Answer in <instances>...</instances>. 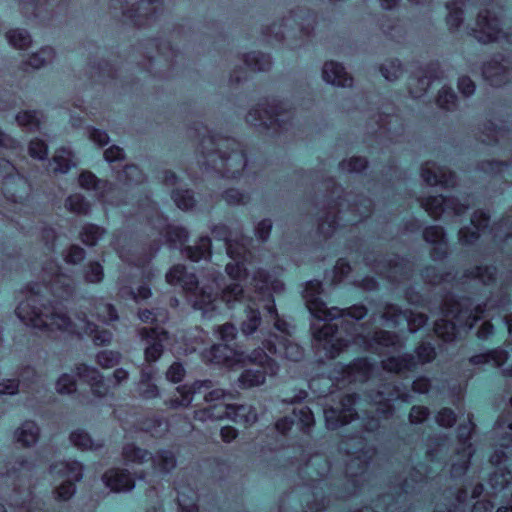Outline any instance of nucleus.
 Listing matches in <instances>:
<instances>
[{
    "label": "nucleus",
    "instance_id": "nucleus-1",
    "mask_svg": "<svg viewBox=\"0 0 512 512\" xmlns=\"http://www.w3.org/2000/svg\"><path fill=\"white\" fill-rule=\"evenodd\" d=\"M322 283L310 280L306 283L303 298L306 307L316 319L311 324L315 348L327 358H336L349 344L362 345L366 350L379 355L398 352L403 343L396 333L378 330L372 336L365 334V328L357 322L367 315L362 304L347 309L328 308L321 299Z\"/></svg>",
    "mask_w": 512,
    "mask_h": 512
},
{
    "label": "nucleus",
    "instance_id": "nucleus-2",
    "mask_svg": "<svg viewBox=\"0 0 512 512\" xmlns=\"http://www.w3.org/2000/svg\"><path fill=\"white\" fill-rule=\"evenodd\" d=\"M59 270L54 262L43 268L42 278L48 283H34L28 288L25 300L15 310L17 317L25 325L43 332L60 331L80 338L89 336L96 346L108 345L113 337L110 331L98 330L84 314L74 322L61 312L58 306L73 296L74 286L72 280Z\"/></svg>",
    "mask_w": 512,
    "mask_h": 512
},
{
    "label": "nucleus",
    "instance_id": "nucleus-3",
    "mask_svg": "<svg viewBox=\"0 0 512 512\" xmlns=\"http://www.w3.org/2000/svg\"><path fill=\"white\" fill-rule=\"evenodd\" d=\"M372 407L366 412L367 417L363 419H354L357 416L355 406L359 397L356 394H347L341 400V407L325 408L324 417L328 429H337L352 420L359 422L365 432H374L380 427V418H388L393 414L392 402L402 400L408 402L411 400L410 390L403 383H385L380 388L369 395Z\"/></svg>",
    "mask_w": 512,
    "mask_h": 512
},
{
    "label": "nucleus",
    "instance_id": "nucleus-4",
    "mask_svg": "<svg viewBox=\"0 0 512 512\" xmlns=\"http://www.w3.org/2000/svg\"><path fill=\"white\" fill-rule=\"evenodd\" d=\"M212 283L199 288V282L194 273H188L185 266L174 265L166 274V280L171 285L181 286L187 293L195 309L201 310L204 317L211 318L218 311L219 304L225 303L233 308L236 302L244 300V290L240 283H231L221 290L222 275L212 273Z\"/></svg>",
    "mask_w": 512,
    "mask_h": 512
},
{
    "label": "nucleus",
    "instance_id": "nucleus-5",
    "mask_svg": "<svg viewBox=\"0 0 512 512\" xmlns=\"http://www.w3.org/2000/svg\"><path fill=\"white\" fill-rule=\"evenodd\" d=\"M507 288L501 285L497 294L491 292L483 304H475L470 298L455 300L447 298L442 306L443 317L435 322L434 331L445 342H451L461 333L474 327L485 311L490 309L504 310L510 305Z\"/></svg>",
    "mask_w": 512,
    "mask_h": 512
},
{
    "label": "nucleus",
    "instance_id": "nucleus-6",
    "mask_svg": "<svg viewBox=\"0 0 512 512\" xmlns=\"http://www.w3.org/2000/svg\"><path fill=\"white\" fill-rule=\"evenodd\" d=\"M200 137V153L205 170H212L221 177L237 178L247 166L246 154L241 144L233 138L212 134L207 127L195 128Z\"/></svg>",
    "mask_w": 512,
    "mask_h": 512
},
{
    "label": "nucleus",
    "instance_id": "nucleus-7",
    "mask_svg": "<svg viewBox=\"0 0 512 512\" xmlns=\"http://www.w3.org/2000/svg\"><path fill=\"white\" fill-rule=\"evenodd\" d=\"M489 220V214L483 210H476L471 217L470 226L459 230V242L462 245H473L479 238L489 235L503 252L512 256V212L492 227H489Z\"/></svg>",
    "mask_w": 512,
    "mask_h": 512
},
{
    "label": "nucleus",
    "instance_id": "nucleus-8",
    "mask_svg": "<svg viewBox=\"0 0 512 512\" xmlns=\"http://www.w3.org/2000/svg\"><path fill=\"white\" fill-rule=\"evenodd\" d=\"M372 209L370 198L359 196L352 199L351 195L338 197V201L329 206L325 217L320 218L319 232L325 237L331 236L339 226V221H344L345 225H355L368 217Z\"/></svg>",
    "mask_w": 512,
    "mask_h": 512
},
{
    "label": "nucleus",
    "instance_id": "nucleus-9",
    "mask_svg": "<svg viewBox=\"0 0 512 512\" xmlns=\"http://www.w3.org/2000/svg\"><path fill=\"white\" fill-rule=\"evenodd\" d=\"M34 469V464L27 460H17L6 473L2 475L5 482L11 481L15 486L12 495L9 496V505L17 510L15 512H45L43 502L32 497L29 488L20 490L28 480Z\"/></svg>",
    "mask_w": 512,
    "mask_h": 512
},
{
    "label": "nucleus",
    "instance_id": "nucleus-10",
    "mask_svg": "<svg viewBox=\"0 0 512 512\" xmlns=\"http://www.w3.org/2000/svg\"><path fill=\"white\" fill-rule=\"evenodd\" d=\"M363 431L347 437L340 444V450L350 455L346 465L348 482L354 489H361L363 482L369 478L368 467L372 459L373 451L367 446V440L362 435Z\"/></svg>",
    "mask_w": 512,
    "mask_h": 512
},
{
    "label": "nucleus",
    "instance_id": "nucleus-11",
    "mask_svg": "<svg viewBox=\"0 0 512 512\" xmlns=\"http://www.w3.org/2000/svg\"><path fill=\"white\" fill-rule=\"evenodd\" d=\"M215 239L224 242L227 254L234 262H229L225 270L233 280H242L247 277L245 262L250 256L247 244L250 241L237 233H233L225 224H217L211 228Z\"/></svg>",
    "mask_w": 512,
    "mask_h": 512
},
{
    "label": "nucleus",
    "instance_id": "nucleus-12",
    "mask_svg": "<svg viewBox=\"0 0 512 512\" xmlns=\"http://www.w3.org/2000/svg\"><path fill=\"white\" fill-rule=\"evenodd\" d=\"M292 118L293 115L287 108V103L273 98L266 99L252 108L246 116V121L252 126L272 130V134H276L287 131L291 126Z\"/></svg>",
    "mask_w": 512,
    "mask_h": 512
},
{
    "label": "nucleus",
    "instance_id": "nucleus-13",
    "mask_svg": "<svg viewBox=\"0 0 512 512\" xmlns=\"http://www.w3.org/2000/svg\"><path fill=\"white\" fill-rule=\"evenodd\" d=\"M427 478L426 474L416 468L415 475L403 481L396 496L383 494L377 499L375 507L365 506L354 512H406L408 498L416 491V485L421 486Z\"/></svg>",
    "mask_w": 512,
    "mask_h": 512
},
{
    "label": "nucleus",
    "instance_id": "nucleus-14",
    "mask_svg": "<svg viewBox=\"0 0 512 512\" xmlns=\"http://www.w3.org/2000/svg\"><path fill=\"white\" fill-rule=\"evenodd\" d=\"M110 5L138 27L150 25L163 11L162 0H111Z\"/></svg>",
    "mask_w": 512,
    "mask_h": 512
},
{
    "label": "nucleus",
    "instance_id": "nucleus-15",
    "mask_svg": "<svg viewBox=\"0 0 512 512\" xmlns=\"http://www.w3.org/2000/svg\"><path fill=\"white\" fill-rule=\"evenodd\" d=\"M248 360L258 366L255 369H245L238 377V386L248 389L264 384L266 376H274L279 370L277 362L263 348L254 349Z\"/></svg>",
    "mask_w": 512,
    "mask_h": 512
},
{
    "label": "nucleus",
    "instance_id": "nucleus-16",
    "mask_svg": "<svg viewBox=\"0 0 512 512\" xmlns=\"http://www.w3.org/2000/svg\"><path fill=\"white\" fill-rule=\"evenodd\" d=\"M0 176L3 178L4 198L14 205L22 204L29 194L28 181L16 172L14 165L7 159H0Z\"/></svg>",
    "mask_w": 512,
    "mask_h": 512
},
{
    "label": "nucleus",
    "instance_id": "nucleus-17",
    "mask_svg": "<svg viewBox=\"0 0 512 512\" xmlns=\"http://www.w3.org/2000/svg\"><path fill=\"white\" fill-rule=\"evenodd\" d=\"M122 454L125 461L131 463L143 464L147 461H151L153 470L161 473H168L176 466L175 455L167 450L158 451L152 456L151 453L145 449H141L134 444H127L123 447Z\"/></svg>",
    "mask_w": 512,
    "mask_h": 512
},
{
    "label": "nucleus",
    "instance_id": "nucleus-18",
    "mask_svg": "<svg viewBox=\"0 0 512 512\" xmlns=\"http://www.w3.org/2000/svg\"><path fill=\"white\" fill-rule=\"evenodd\" d=\"M498 15L492 9L479 12L476 27L472 29V35L480 43H490L505 40L512 44V30L502 32Z\"/></svg>",
    "mask_w": 512,
    "mask_h": 512
},
{
    "label": "nucleus",
    "instance_id": "nucleus-19",
    "mask_svg": "<svg viewBox=\"0 0 512 512\" xmlns=\"http://www.w3.org/2000/svg\"><path fill=\"white\" fill-rule=\"evenodd\" d=\"M416 358L412 354H403L401 356H390L382 361L384 370L393 373H401L404 371H411L418 364H425L431 362L435 356V348L430 343H421L416 348Z\"/></svg>",
    "mask_w": 512,
    "mask_h": 512
},
{
    "label": "nucleus",
    "instance_id": "nucleus-20",
    "mask_svg": "<svg viewBox=\"0 0 512 512\" xmlns=\"http://www.w3.org/2000/svg\"><path fill=\"white\" fill-rule=\"evenodd\" d=\"M50 473L65 478L56 489V498L66 501L75 494V482L82 479L83 466L78 461L58 462L50 466Z\"/></svg>",
    "mask_w": 512,
    "mask_h": 512
},
{
    "label": "nucleus",
    "instance_id": "nucleus-21",
    "mask_svg": "<svg viewBox=\"0 0 512 512\" xmlns=\"http://www.w3.org/2000/svg\"><path fill=\"white\" fill-rule=\"evenodd\" d=\"M314 24L315 16L306 9L298 8L284 17L279 25L273 24L270 28V33H274V37L278 41L285 39L286 34L296 28L303 36H309L314 28Z\"/></svg>",
    "mask_w": 512,
    "mask_h": 512
},
{
    "label": "nucleus",
    "instance_id": "nucleus-22",
    "mask_svg": "<svg viewBox=\"0 0 512 512\" xmlns=\"http://www.w3.org/2000/svg\"><path fill=\"white\" fill-rule=\"evenodd\" d=\"M329 471L330 464L322 455L312 456L301 469V472L305 473L309 477V482H311L310 485L313 488L312 495L315 498L313 504L308 503L306 512H318L326 507L325 499L323 497L318 501L320 492L318 491V485H315V483L319 484Z\"/></svg>",
    "mask_w": 512,
    "mask_h": 512
},
{
    "label": "nucleus",
    "instance_id": "nucleus-23",
    "mask_svg": "<svg viewBox=\"0 0 512 512\" xmlns=\"http://www.w3.org/2000/svg\"><path fill=\"white\" fill-rule=\"evenodd\" d=\"M475 425L469 417L466 424L459 425L457 429V438L459 441V448L457 449L458 460L454 461L451 465L450 474L453 478L461 477L467 471L470 459L474 453L470 443V436L474 430Z\"/></svg>",
    "mask_w": 512,
    "mask_h": 512
},
{
    "label": "nucleus",
    "instance_id": "nucleus-24",
    "mask_svg": "<svg viewBox=\"0 0 512 512\" xmlns=\"http://www.w3.org/2000/svg\"><path fill=\"white\" fill-rule=\"evenodd\" d=\"M372 269L380 276L386 278L392 283H400L409 279L412 273V264L405 258L397 255L389 259L381 258L374 260Z\"/></svg>",
    "mask_w": 512,
    "mask_h": 512
},
{
    "label": "nucleus",
    "instance_id": "nucleus-25",
    "mask_svg": "<svg viewBox=\"0 0 512 512\" xmlns=\"http://www.w3.org/2000/svg\"><path fill=\"white\" fill-rule=\"evenodd\" d=\"M382 319L384 325L388 327H397L406 323L408 330L414 333L427 323L428 317L423 313L401 310L396 305L388 304L382 314Z\"/></svg>",
    "mask_w": 512,
    "mask_h": 512
},
{
    "label": "nucleus",
    "instance_id": "nucleus-26",
    "mask_svg": "<svg viewBox=\"0 0 512 512\" xmlns=\"http://www.w3.org/2000/svg\"><path fill=\"white\" fill-rule=\"evenodd\" d=\"M126 240L127 236L124 234L114 235L112 245L123 261L137 267H144L160 248V244L155 243L150 245L148 251L139 252V247L137 245L131 244L129 245V248L122 245Z\"/></svg>",
    "mask_w": 512,
    "mask_h": 512
},
{
    "label": "nucleus",
    "instance_id": "nucleus-27",
    "mask_svg": "<svg viewBox=\"0 0 512 512\" xmlns=\"http://www.w3.org/2000/svg\"><path fill=\"white\" fill-rule=\"evenodd\" d=\"M421 206L433 218H439L443 214L460 216L464 214L468 208V203H460L455 198H446L442 195L429 196L421 199Z\"/></svg>",
    "mask_w": 512,
    "mask_h": 512
},
{
    "label": "nucleus",
    "instance_id": "nucleus-28",
    "mask_svg": "<svg viewBox=\"0 0 512 512\" xmlns=\"http://www.w3.org/2000/svg\"><path fill=\"white\" fill-rule=\"evenodd\" d=\"M263 345L271 355L282 359L297 362L303 357L302 347L286 336L271 334L269 338L263 342Z\"/></svg>",
    "mask_w": 512,
    "mask_h": 512
},
{
    "label": "nucleus",
    "instance_id": "nucleus-29",
    "mask_svg": "<svg viewBox=\"0 0 512 512\" xmlns=\"http://www.w3.org/2000/svg\"><path fill=\"white\" fill-rule=\"evenodd\" d=\"M147 206L155 213V219L150 218L149 221L158 230L159 235L165 238L170 247L176 248L187 241L188 232L185 228L168 224L167 219L158 213L154 204L148 199Z\"/></svg>",
    "mask_w": 512,
    "mask_h": 512
},
{
    "label": "nucleus",
    "instance_id": "nucleus-30",
    "mask_svg": "<svg viewBox=\"0 0 512 512\" xmlns=\"http://www.w3.org/2000/svg\"><path fill=\"white\" fill-rule=\"evenodd\" d=\"M139 336L146 345L145 347V360L154 362L158 360L163 353V342L167 340V332L159 327L155 328H141Z\"/></svg>",
    "mask_w": 512,
    "mask_h": 512
},
{
    "label": "nucleus",
    "instance_id": "nucleus-31",
    "mask_svg": "<svg viewBox=\"0 0 512 512\" xmlns=\"http://www.w3.org/2000/svg\"><path fill=\"white\" fill-rule=\"evenodd\" d=\"M315 421L312 411L309 407L303 406L294 409L291 416H285L279 419L276 424V430L281 434H286L292 427L296 425L303 432H309Z\"/></svg>",
    "mask_w": 512,
    "mask_h": 512
},
{
    "label": "nucleus",
    "instance_id": "nucleus-32",
    "mask_svg": "<svg viewBox=\"0 0 512 512\" xmlns=\"http://www.w3.org/2000/svg\"><path fill=\"white\" fill-rule=\"evenodd\" d=\"M509 65L510 62L507 59L503 56H497L483 65V77L491 86H501L510 80L511 70Z\"/></svg>",
    "mask_w": 512,
    "mask_h": 512
},
{
    "label": "nucleus",
    "instance_id": "nucleus-33",
    "mask_svg": "<svg viewBox=\"0 0 512 512\" xmlns=\"http://www.w3.org/2000/svg\"><path fill=\"white\" fill-rule=\"evenodd\" d=\"M421 177L430 186L440 185L444 188H449L456 185V175L453 172L431 161L426 162L422 166Z\"/></svg>",
    "mask_w": 512,
    "mask_h": 512
},
{
    "label": "nucleus",
    "instance_id": "nucleus-34",
    "mask_svg": "<svg viewBox=\"0 0 512 512\" xmlns=\"http://www.w3.org/2000/svg\"><path fill=\"white\" fill-rule=\"evenodd\" d=\"M507 459L508 456L502 449L495 450L491 455V463L497 466L489 478V485L494 493L503 491L512 483V472L500 467Z\"/></svg>",
    "mask_w": 512,
    "mask_h": 512
},
{
    "label": "nucleus",
    "instance_id": "nucleus-35",
    "mask_svg": "<svg viewBox=\"0 0 512 512\" xmlns=\"http://www.w3.org/2000/svg\"><path fill=\"white\" fill-rule=\"evenodd\" d=\"M252 284L255 288L256 297L269 304L274 301L271 291L280 292L284 289V285L280 281H270L269 274L265 270H257L252 278Z\"/></svg>",
    "mask_w": 512,
    "mask_h": 512
},
{
    "label": "nucleus",
    "instance_id": "nucleus-36",
    "mask_svg": "<svg viewBox=\"0 0 512 512\" xmlns=\"http://www.w3.org/2000/svg\"><path fill=\"white\" fill-rule=\"evenodd\" d=\"M76 373L80 380L90 385L94 395L103 397L108 394L109 386L106 384L103 375L95 367L86 364H79Z\"/></svg>",
    "mask_w": 512,
    "mask_h": 512
},
{
    "label": "nucleus",
    "instance_id": "nucleus-37",
    "mask_svg": "<svg viewBox=\"0 0 512 512\" xmlns=\"http://www.w3.org/2000/svg\"><path fill=\"white\" fill-rule=\"evenodd\" d=\"M423 237L427 243L434 245L431 250V257L434 260H442L447 257L448 243L442 227H427L423 232Z\"/></svg>",
    "mask_w": 512,
    "mask_h": 512
},
{
    "label": "nucleus",
    "instance_id": "nucleus-38",
    "mask_svg": "<svg viewBox=\"0 0 512 512\" xmlns=\"http://www.w3.org/2000/svg\"><path fill=\"white\" fill-rule=\"evenodd\" d=\"M441 77L439 63H431L423 75L412 78L409 84V93L413 98H419L425 94L431 83Z\"/></svg>",
    "mask_w": 512,
    "mask_h": 512
},
{
    "label": "nucleus",
    "instance_id": "nucleus-39",
    "mask_svg": "<svg viewBox=\"0 0 512 512\" xmlns=\"http://www.w3.org/2000/svg\"><path fill=\"white\" fill-rule=\"evenodd\" d=\"M373 365L367 358H357L343 366L342 379L348 382H365L372 372Z\"/></svg>",
    "mask_w": 512,
    "mask_h": 512
},
{
    "label": "nucleus",
    "instance_id": "nucleus-40",
    "mask_svg": "<svg viewBox=\"0 0 512 512\" xmlns=\"http://www.w3.org/2000/svg\"><path fill=\"white\" fill-rule=\"evenodd\" d=\"M202 387L211 388L212 381H196L191 387H188L186 385L178 387L177 392L179 395L174 398H171L167 402V404L172 409L188 407L192 403L193 395L199 393Z\"/></svg>",
    "mask_w": 512,
    "mask_h": 512
},
{
    "label": "nucleus",
    "instance_id": "nucleus-41",
    "mask_svg": "<svg viewBox=\"0 0 512 512\" xmlns=\"http://www.w3.org/2000/svg\"><path fill=\"white\" fill-rule=\"evenodd\" d=\"M102 479L107 487L116 492L130 491L134 487V480L124 469H111L103 475Z\"/></svg>",
    "mask_w": 512,
    "mask_h": 512
},
{
    "label": "nucleus",
    "instance_id": "nucleus-42",
    "mask_svg": "<svg viewBox=\"0 0 512 512\" xmlns=\"http://www.w3.org/2000/svg\"><path fill=\"white\" fill-rule=\"evenodd\" d=\"M325 82L339 87H348L352 85L353 79L350 77L345 68L338 62L328 61L324 64L322 70Z\"/></svg>",
    "mask_w": 512,
    "mask_h": 512
},
{
    "label": "nucleus",
    "instance_id": "nucleus-43",
    "mask_svg": "<svg viewBox=\"0 0 512 512\" xmlns=\"http://www.w3.org/2000/svg\"><path fill=\"white\" fill-rule=\"evenodd\" d=\"M260 306L256 303L255 299H249L245 307V319L241 322L240 330L243 335L249 336L257 331L262 318L259 311Z\"/></svg>",
    "mask_w": 512,
    "mask_h": 512
},
{
    "label": "nucleus",
    "instance_id": "nucleus-44",
    "mask_svg": "<svg viewBox=\"0 0 512 512\" xmlns=\"http://www.w3.org/2000/svg\"><path fill=\"white\" fill-rule=\"evenodd\" d=\"M204 358L214 364L230 365L235 361L236 351L226 343L215 344L205 352Z\"/></svg>",
    "mask_w": 512,
    "mask_h": 512
},
{
    "label": "nucleus",
    "instance_id": "nucleus-45",
    "mask_svg": "<svg viewBox=\"0 0 512 512\" xmlns=\"http://www.w3.org/2000/svg\"><path fill=\"white\" fill-rule=\"evenodd\" d=\"M194 418L203 422L208 420H221L224 418L230 419V404L224 402L215 403L207 408L195 411Z\"/></svg>",
    "mask_w": 512,
    "mask_h": 512
},
{
    "label": "nucleus",
    "instance_id": "nucleus-46",
    "mask_svg": "<svg viewBox=\"0 0 512 512\" xmlns=\"http://www.w3.org/2000/svg\"><path fill=\"white\" fill-rule=\"evenodd\" d=\"M79 184L87 190H94L100 199H104L105 192L112 189V184L108 181L98 179L89 171L82 172L79 176Z\"/></svg>",
    "mask_w": 512,
    "mask_h": 512
},
{
    "label": "nucleus",
    "instance_id": "nucleus-47",
    "mask_svg": "<svg viewBox=\"0 0 512 512\" xmlns=\"http://www.w3.org/2000/svg\"><path fill=\"white\" fill-rule=\"evenodd\" d=\"M508 358V352L498 348L487 353L472 356L469 361L473 365L492 364L495 368H501Z\"/></svg>",
    "mask_w": 512,
    "mask_h": 512
},
{
    "label": "nucleus",
    "instance_id": "nucleus-48",
    "mask_svg": "<svg viewBox=\"0 0 512 512\" xmlns=\"http://www.w3.org/2000/svg\"><path fill=\"white\" fill-rule=\"evenodd\" d=\"M150 45L157 48L158 57L157 58H153V57L149 56V58H148V64L149 65H145L144 66V69H146L149 72H152V67L151 66L153 65V63H155V62L160 63L162 61V59L165 62L172 63V59L176 58L178 56V51L175 50L171 46L170 42H167V41L157 42L156 40H153V41H151Z\"/></svg>",
    "mask_w": 512,
    "mask_h": 512
},
{
    "label": "nucleus",
    "instance_id": "nucleus-49",
    "mask_svg": "<svg viewBox=\"0 0 512 512\" xmlns=\"http://www.w3.org/2000/svg\"><path fill=\"white\" fill-rule=\"evenodd\" d=\"M17 442L25 447L34 445L39 438V427L33 421H25L15 432Z\"/></svg>",
    "mask_w": 512,
    "mask_h": 512
},
{
    "label": "nucleus",
    "instance_id": "nucleus-50",
    "mask_svg": "<svg viewBox=\"0 0 512 512\" xmlns=\"http://www.w3.org/2000/svg\"><path fill=\"white\" fill-rule=\"evenodd\" d=\"M183 254L193 262L201 259H207L211 255V240L208 236L200 237L194 246H188L183 250Z\"/></svg>",
    "mask_w": 512,
    "mask_h": 512
},
{
    "label": "nucleus",
    "instance_id": "nucleus-51",
    "mask_svg": "<svg viewBox=\"0 0 512 512\" xmlns=\"http://www.w3.org/2000/svg\"><path fill=\"white\" fill-rule=\"evenodd\" d=\"M177 501L182 510L193 512L197 508L198 494L192 488L178 484Z\"/></svg>",
    "mask_w": 512,
    "mask_h": 512
},
{
    "label": "nucleus",
    "instance_id": "nucleus-52",
    "mask_svg": "<svg viewBox=\"0 0 512 512\" xmlns=\"http://www.w3.org/2000/svg\"><path fill=\"white\" fill-rule=\"evenodd\" d=\"M230 419L237 423L250 425L257 421V413L251 405L230 404Z\"/></svg>",
    "mask_w": 512,
    "mask_h": 512
},
{
    "label": "nucleus",
    "instance_id": "nucleus-53",
    "mask_svg": "<svg viewBox=\"0 0 512 512\" xmlns=\"http://www.w3.org/2000/svg\"><path fill=\"white\" fill-rule=\"evenodd\" d=\"M496 268L493 266H476L471 270H467L464 274L466 281H478L488 286L495 279Z\"/></svg>",
    "mask_w": 512,
    "mask_h": 512
},
{
    "label": "nucleus",
    "instance_id": "nucleus-54",
    "mask_svg": "<svg viewBox=\"0 0 512 512\" xmlns=\"http://www.w3.org/2000/svg\"><path fill=\"white\" fill-rule=\"evenodd\" d=\"M59 2V0H20L19 6L21 12L26 17H41L42 16V6H45V9L53 7Z\"/></svg>",
    "mask_w": 512,
    "mask_h": 512
},
{
    "label": "nucleus",
    "instance_id": "nucleus-55",
    "mask_svg": "<svg viewBox=\"0 0 512 512\" xmlns=\"http://www.w3.org/2000/svg\"><path fill=\"white\" fill-rule=\"evenodd\" d=\"M74 166H76V162L69 149L61 148L53 156L52 169L54 172L67 173Z\"/></svg>",
    "mask_w": 512,
    "mask_h": 512
},
{
    "label": "nucleus",
    "instance_id": "nucleus-56",
    "mask_svg": "<svg viewBox=\"0 0 512 512\" xmlns=\"http://www.w3.org/2000/svg\"><path fill=\"white\" fill-rule=\"evenodd\" d=\"M467 498V491L459 490L453 501L438 503L434 512H466Z\"/></svg>",
    "mask_w": 512,
    "mask_h": 512
},
{
    "label": "nucleus",
    "instance_id": "nucleus-57",
    "mask_svg": "<svg viewBox=\"0 0 512 512\" xmlns=\"http://www.w3.org/2000/svg\"><path fill=\"white\" fill-rule=\"evenodd\" d=\"M244 62L252 71H267L272 65L270 56L260 52H251L244 55Z\"/></svg>",
    "mask_w": 512,
    "mask_h": 512
},
{
    "label": "nucleus",
    "instance_id": "nucleus-58",
    "mask_svg": "<svg viewBox=\"0 0 512 512\" xmlns=\"http://www.w3.org/2000/svg\"><path fill=\"white\" fill-rule=\"evenodd\" d=\"M55 57V52L51 47H43L37 53L30 56L29 60L24 63V70L27 71V66L33 69H40L48 63H51Z\"/></svg>",
    "mask_w": 512,
    "mask_h": 512
},
{
    "label": "nucleus",
    "instance_id": "nucleus-59",
    "mask_svg": "<svg viewBox=\"0 0 512 512\" xmlns=\"http://www.w3.org/2000/svg\"><path fill=\"white\" fill-rule=\"evenodd\" d=\"M467 0H455L446 4L449 14L447 16V25L450 30L457 29L463 21L462 8L465 6Z\"/></svg>",
    "mask_w": 512,
    "mask_h": 512
},
{
    "label": "nucleus",
    "instance_id": "nucleus-60",
    "mask_svg": "<svg viewBox=\"0 0 512 512\" xmlns=\"http://www.w3.org/2000/svg\"><path fill=\"white\" fill-rule=\"evenodd\" d=\"M42 117L39 111H22L16 115V121L27 131H36L40 128Z\"/></svg>",
    "mask_w": 512,
    "mask_h": 512
},
{
    "label": "nucleus",
    "instance_id": "nucleus-61",
    "mask_svg": "<svg viewBox=\"0 0 512 512\" xmlns=\"http://www.w3.org/2000/svg\"><path fill=\"white\" fill-rule=\"evenodd\" d=\"M65 207L72 213L78 215H88L90 212V203L81 194H72L65 200Z\"/></svg>",
    "mask_w": 512,
    "mask_h": 512
},
{
    "label": "nucleus",
    "instance_id": "nucleus-62",
    "mask_svg": "<svg viewBox=\"0 0 512 512\" xmlns=\"http://www.w3.org/2000/svg\"><path fill=\"white\" fill-rule=\"evenodd\" d=\"M118 180L126 185L140 184L144 181L143 172L136 165H126L118 176Z\"/></svg>",
    "mask_w": 512,
    "mask_h": 512
},
{
    "label": "nucleus",
    "instance_id": "nucleus-63",
    "mask_svg": "<svg viewBox=\"0 0 512 512\" xmlns=\"http://www.w3.org/2000/svg\"><path fill=\"white\" fill-rule=\"evenodd\" d=\"M105 234V230L95 224H86L80 232L82 242L87 246H94Z\"/></svg>",
    "mask_w": 512,
    "mask_h": 512
},
{
    "label": "nucleus",
    "instance_id": "nucleus-64",
    "mask_svg": "<svg viewBox=\"0 0 512 512\" xmlns=\"http://www.w3.org/2000/svg\"><path fill=\"white\" fill-rule=\"evenodd\" d=\"M6 38L13 47L18 49H26L32 42L30 34L24 29L10 30Z\"/></svg>",
    "mask_w": 512,
    "mask_h": 512
}]
</instances>
